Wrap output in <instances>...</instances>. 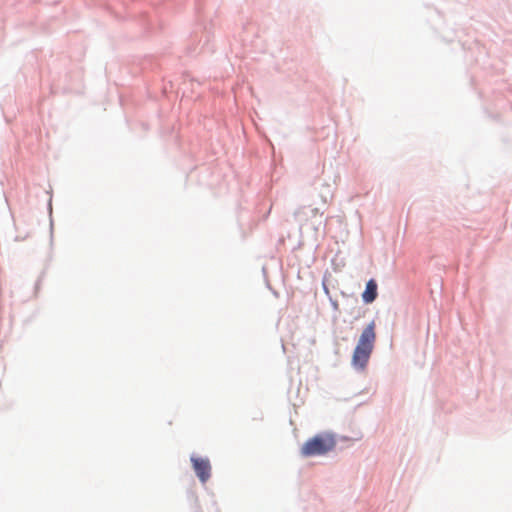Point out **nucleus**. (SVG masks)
<instances>
[{"label":"nucleus","mask_w":512,"mask_h":512,"mask_svg":"<svg viewBox=\"0 0 512 512\" xmlns=\"http://www.w3.org/2000/svg\"><path fill=\"white\" fill-rule=\"evenodd\" d=\"M377 283L374 279H370L367 284L364 292L362 293V299L365 303H372L377 298Z\"/></svg>","instance_id":"obj_4"},{"label":"nucleus","mask_w":512,"mask_h":512,"mask_svg":"<svg viewBox=\"0 0 512 512\" xmlns=\"http://www.w3.org/2000/svg\"><path fill=\"white\" fill-rule=\"evenodd\" d=\"M193 469L202 483H206L211 476V465L207 458L191 457Z\"/></svg>","instance_id":"obj_3"},{"label":"nucleus","mask_w":512,"mask_h":512,"mask_svg":"<svg viewBox=\"0 0 512 512\" xmlns=\"http://www.w3.org/2000/svg\"><path fill=\"white\" fill-rule=\"evenodd\" d=\"M335 445V439L331 435H316L303 444L301 454L305 457L324 455L333 450Z\"/></svg>","instance_id":"obj_2"},{"label":"nucleus","mask_w":512,"mask_h":512,"mask_svg":"<svg viewBox=\"0 0 512 512\" xmlns=\"http://www.w3.org/2000/svg\"><path fill=\"white\" fill-rule=\"evenodd\" d=\"M376 324L371 321L362 331L352 355L354 368L364 370L369 362L376 341Z\"/></svg>","instance_id":"obj_1"}]
</instances>
